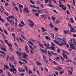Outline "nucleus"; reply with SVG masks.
<instances>
[{
  "mask_svg": "<svg viewBox=\"0 0 76 76\" xmlns=\"http://www.w3.org/2000/svg\"><path fill=\"white\" fill-rule=\"evenodd\" d=\"M7 20L11 24V25H14V23H15V22H14V21L13 20H10L9 19V18L8 17L7 18Z\"/></svg>",
  "mask_w": 76,
  "mask_h": 76,
  "instance_id": "obj_1",
  "label": "nucleus"
},
{
  "mask_svg": "<svg viewBox=\"0 0 76 76\" xmlns=\"http://www.w3.org/2000/svg\"><path fill=\"white\" fill-rule=\"evenodd\" d=\"M28 20L30 22L29 26H30V27H32V26L34 25V22L31 20Z\"/></svg>",
  "mask_w": 76,
  "mask_h": 76,
  "instance_id": "obj_2",
  "label": "nucleus"
},
{
  "mask_svg": "<svg viewBox=\"0 0 76 76\" xmlns=\"http://www.w3.org/2000/svg\"><path fill=\"white\" fill-rule=\"evenodd\" d=\"M71 44L70 45V47L73 50H76V48L75 47V45H74V44L72 42H71Z\"/></svg>",
  "mask_w": 76,
  "mask_h": 76,
  "instance_id": "obj_3",
  "label": "nucleus"
},
{
  "mask_svg": "<svg viewBox=\"0 0 76 76\" xmlns=\"http://www.w3.org/2000/svg\"><path fill=\"white\" fill-rule=\"evenodd\" d=\"M0 46L1 47V49L2 50H3V51H5V52L7 51V50L6 49V46H5L4 45H2V46L1 47V46L0 45Z\"/></svg>",
  "mask_w": 76,
  "mask_h": 76,
  "instance_id": "obj_4",
  "label": "nucleus"
},
{
  "mask_svg": "<svg viewBox=\"0 0 76 76\" xmlns=\"http://www.w3.org/2000/svg\"><path fill=\"white\" fill-rule=\"evenodd\" d=\"M24 10L25 12H28V13H29V10H28V7H24Z\"/></svg>",
  "mask_w": 76,
  "mask_h": 76,
  "instance_id": "obj_5",
  "label": "nucleus"
},
{
  "mask_svg": "<svg viewBox=\"0 0 76 76\" xmlns=\"http://www.w3.org/2000/svg\"><path fill=\"white\" fill-rule=\"evenodd\" d=\"M25 50L27 53H29V50L28 49V47L27 45H26L25 47Z\"/></svg>",
  "mask_w": 76,
  "mask_h": 76,
  "instance_id": "obj_6",
  "label": "nucleus"
},
{
  "mask_svg": "<svg viewBox=\"0 0 76 76\" xmlns=\"http://www.w3.org/2000/svg\"><path fill=\"white\" fill-rule=\"evenodd\" d=\"M43 57L44 60L45 61V63H46V64H47V63H48V61H47V59L46 58V57H45V56H43Z\"/></svg>",
  "mask_w": 76,
  "mask_h": 76,
  "instance_id": "obj_7",
  "label": "nucleus"
},
{
  "mask_svg": "<svg viewBox=\"0 0 76 76\" xmlns=\"http://www.w3.org/2000/svg\"><path fill=\"white\" fill-rule=\"evenodd\" d=\"M28 55L25 53H23V58H27V57H28Z\"/></svg>",
  "mask_w": 76,
  "mask_h": 76,
  "instance_id": "obj_8",
  "label": "nucleus"
},
{
  "mask_svg": "<svg viewBox=\"0 0 76 76\" xmlns=\"http://www.w3.org/2000/svg\"><path fill=\"white\" fill-rule=\"evenodd\" d=\"M57 40L58 41H59L60 42H61L62 43L63 42L62 39H61V38H57Z\"/></svg>",
  "mask_w": 76,
  "mask_h": 76,
  "instance_id": "obj_9",
  "label": "nucleus"
},
{
  "mask_svg": "<svg viewBox=\"0 0 76 76\" xmlns=\"http://www.w3.org/2000/svg\"><path fill=\"white\" fill-rule=\"evenodd\" d=\"M9 60L10 61H14L15 60V58L13 57H10L9 58Z\"/></svg>",
  "mask_w": 76,
  "mask_h": 76,
  "instance_id": "obj_10",
  "label": "nucleus"
},
{
  "mask_svg": "<svg viewBox=\"0 0 76 76\" xmlns=\"http://www.w3.org/2000/svg\"><path fill=\"white\" fill-rule=\"evenodd\" d=\"M0 53H2V54H3L4 57H5V58H6V53H5V52H4L1 50H0Z\"/></svg>",
  "mask_w": 76,
  "mask_h": 76,
  "instance_id": "obj_11",
  "label": "nucleus"
},
{
  "mask_svg": "<svg viewBox=\"0 0 76 76\" xmlns=\"http://www.w3.org/2000/svg\"><path fill=\"white\" fill-rule=\"evenodd\" d=\"M12 72H13L14 75H16V73H17V70H16V69L15 68H14L13 69V71H12Z\"/></svg>",
  "mask_w": 76,
  "mask_h": 76,
  "instance_id": "obj_12",
  "label": "nucleus"
},
{
  "mask_svg": "<svg viewBox=\"0 0 76 76\" xmlns=\"http://www.w3.org/2000/svg\"><path fill=\"white\" fill-rule=\"evenodd\" d=\"M25 69H19V72H21V73H23V72H25Z\"/></svg>",
  "mask_w": 76,
  "mask_h": 76,
  "instance_id": "obj_13",
  "label": "nucleus"
},
{
  "mask_svg": "<svg viewBox=\"0 0 76 76\" xmlns=\"http://www.w3.org/2000/svg\"><path fill=\"white\" fill-rule=\"evenodd\" d=\"M45 38L46 39H47V40H48V41H50V37L48 36H45Z\"/></svg>",
  "mask_w": 76,
  "mask_h": 76,
  "instance_id": "obj_14",
  "label": "nucleus"
},
{
  "mask_svg": "<svg viewBox=\"0 0 76 76\" xmlns=\"http://www.w3.org/2000/svg\"><path fill=\"white\" fill-rule=\"evenodd\" d=\"M40 50L42 53H45L46 54H47V51L43 49H41Z\"/></svg>",
  "mask_w": 76,
  "mask_h": 76,
  "instance_id": "obj_15",
  "label": "nucleus"
},
{
  "mask_svg": "<svg viewBox=\"0 0 76 76\" xmlns=\"http://www.w3.org/2000/svg\"><path fill=\"white\" fill-rule=\"evenodd\" d=\"M16 53L17 54L18 56H22V53L19 52V51H17L16 52Z\"/></svg>",
  "mask_w": 76,
  "mask_h": 76,
  "instance_id": "obj_16",
  "label": "nucleus"
},
{
  "mask_svg": "<svg viewBox=\"0 0 76 76\" xmlns=\"http://www.w3.org/2000/svg\"><path fill=\"white\" fill-rule=\"evenodd\" d=\"M63 57L64 58H65V59L66 60L67 59V58H68V56L66 55H63Z\"/></svg>",
  "mask_w": 76,
  "mask_h": 76,
  "instance_id": "obj_17",
  "label": "nucleus"
},
{
  "mask_svg": "<svg viewBox=\"0 0 76 76\" xmlns=\"http://www.w3.org/2000/svg\"><path fill=\"white\" fill-rule=\"evenodd\" d=\"M37 66H41V65H42L41 63L39 62L38 61H37Z\"/></svg>",
  "mask_w": 76,
  "mask_h": 76,
  "instance_id": "obj_18",
  "label": "nucleus"
},
{
  "mask_svg": "<svg viewBox=\"0 0 76 76\" xmlns=\"http://www.w3.org/2000/svg\"><path fill=\"white\" fill-rule=\"evenodd\" d=\"M51 47H49V44H47V46L46 47V48H47V49H50V48L51 49Z\"/></svg>",
  "mask_w": 76,
  "mask_h": 76,
  "instance_id": "obj_19",
  "label": "nucleus"
},
{
  "mask_svg": "<svg viewBox=\"0 0 76 76\" xmlns=\"http://www.w3.org/2000/svg\"><path fill=\"white\" fill-rule=\"evenodd\" d=\"M19 9H23V5H22L21 4H19Z\"/></svg>",
  "mask_w": 76,
  "mask_h": 76,
  "instance_id": "obj_20",
  "label": "nucleus"
},
{
  "mask_svg": "<svg viewBox=\"0 0 76 76\" xmlns=\"http://www.w3.org/2000/svg\"><path fill=\"white\" fill-rule=\"evenodd\" d=\"M58 45H59V46H63V45H66V43H62L61 44H60L59 43H58Z\"/></svg>",
  "mask_w": 76,
  "mask_h": 76,
  "instance_id": "obj_21",
  "label": "nucleus"
},
{
  "mask_svg": "<svg viewBox=\"0 0 76 76\" xmlns=\"http://www.w3.org/2000/svg\"><path fill=\"white\" fill-rule=\"evenodd\" d=\"M41 29H42V31L43 32H44V31H47V30H46L45 28L44 27H43L42 28H41Z\"/></svg>",
  "mask_w": 76,
  "mask_h": 76,
  "instance_id": "obj_22",
  "label": "nucleus"
},
{
  "mask_svg": "<svg viewBox=\"0 0 76 76\" xmlns=\"http://www.w3.org/2000/svg\"><path fill=\"white\" fill-rule=\"evenodd\" d=\"M62 69V68L60 66H58V71L60 72Z\"/></svg>",
  "mask_w": 76,
  "mask_h": 76,
  "instance_id": "obj_23",
  "label": "nucleus"
},
{
  "mask_svg": "<svg viewBox=\"0 0 76 76\" xmlns=\"http://www.w3.org/2000/svg\"><path fill=\"white\" fill-rule=\"evenodd\" d=\"M42 10H37L38 13H42Z\"/></svg>",
  "mask_w": 76,
  "mask_h": 76,
  "instance_id": "obj_24",
  "label": "nucleus"
},
{
  "mask_svg": "<svg viewBox=\"0 0 76 76\" xmlns=\"http://www.w3.org/2000/svg\"><path fill=\"white\" fill-rule=\"evenodd\" d=\"M48 53L49 56V57H51V56H52V55L51 54V53L50 51H48Z\"/></svg>",
  "mask_w": 76,
  "mask_h": 76,
  "instance_id": "obj_25",
  "label": "nucleus"
},
{
  "mask_svg": "<svg viewBox=\"0 0 76 76\" xmlns=\"http://www.w3.org/2000/svg\"><path fill=\"white\" fill-rule=\"evenodd\" d=\"M66 39L64 38L62 39V42H64L66 44Z\"/></svg>",
  "mask_w": 76,
  "mask_h": 76,
  "instance_id": "obj_26",
  "label": "nucleus"
},
{
  "mask_svg": "<svg viewBox=\"0 0 76 76\" xmlns=\"http://www.w3.org/2000/svg\"><path fill=\"white\" fill-rule=\"evenodd\" d=\"M50 35H51V37L52 38H53V39H54V34L52 33H51Z\"/></svg>",
  "mask_w": 76,
  "mask_h": 76,
  "instance_id": "obj_27",
  "label": "nucleus"
},
{
  "mask_svg": "<svg viewBox=\"0 0 76 76\" xmlns=\"http://www.w3.org/2000/svg\"><path fill=\"white\" fill-rule=\"evenodd\" d=\"M47 6H48L49 7H53V5L50 4H48Z\"/></svg>",
  "mask_w": 76,
  "mask_h": 76,
  "instance_id": "obj_28",
  "label": "nucleus"
},
{
  "mask_svg": "<svg viewBox=\"0 0 76 76\" xmlns=\"http://www.w3.org/2000/svg\"><path fill=\"white\" fill-rule=\"evenodd\" d=\"M64 11H65V10H66L67 8H66V7H62V8Z\"/></svg>",
  "mask_w": 76,
  "mask_h": 76,
  "instance_id": "obj_29",
  "label": "nucleus"
},
{
  "mask_svg": "<svg viewBox=\"0 0 76 76\" xmlns=\"http://www.w3.org/2000/svg\"><path fill=\"white\" fill-rule=\"evenodd\" d=\"M21 37H22V38H23V39L26 40V38L23 35L21 34Z\"/></svg>",
  "mask_w": 76,
  "mask_h": 76,
  "instance_id": "obj_30",
  "label": "nucleus"
},
{
  "mask_svg": "<svg viewBox=\"0 0 76 76\" xmlns=\"http://www.w3.org/2000/svg\"><path fill=\"white\" fill-rule=\"evenodd\" d=\"M28 42L30 44H31V45H34V43H32V42L31 41H28Z\"/></svg>",
  "mask_w": 76,
  "mask_h": 76,
  "instance_id": "obj_31",
  "label": "nucleus"
},
{
  "mask_svg": "<svg viewBox=\"0 0 76 76\" xmlns=\"http://www.w3.org/2000/svg\"><path fill=\"white\" fill-rule=\"evenodd\" d=\"M51 47H52L50 48V49L52 50H53V51H55V48L53 47L52 46H51Z\"/></svg>",
  "mask_w": 76,
  "mask_h": 76,
  "instance_id": "obj_32",
  "label": "nucleus"
},
{
  "mask_svg": "<svg viewBox=\"0 0 76 76\" xmlns=\"http://www.w3.org/2000/svg\"><path fill=\"white\" fill-rule=\"evenodd\" d=\"M8 17L9 18H10V19H12L13 20L15 19H14V18H13V16H9Z\"/></svg>",
  "mask_w": 76,
  "mask_h": 76,
  "instance_id": "obj_33",
  "label": "nucleus"
},
{
  "mask_svg": "<svg viewBox=\"0 0 76 76\" xmlns=\"http://www.w3.org/2000/svg\"><path fill=\"white\" fill-rule=\"evenodd\" d=\"M39 45L40 47H41V48H44V46L42 45V44L40 43L39 44Z\"/></svg>",
  "mask_w": 76,
  "mask_h": 76,
  "instance_id": "obj_34",
  "label": "nucleus"
},
{
  "mask_svg": "<svg viewBox=\"0 0 76 76\" xmlns=\"http://www.w3.org/2000/svg\"><path fill=\"white\" fill-rule=\"evenodd\" d=\"M69 75H71L73 74V72H71L70 71H69Z\"/></svg>",
  "mask_w": 76,
  "mask_h": 76,
  "instance_id": "obj_35",
  "label": "nucleus"
},
{
  "mask_svg": "<svg viewBox=\"0 0 76 76\" xmlns=\"http://www.w3.org/2000/svg\"><path fill=\"white\" fill-rule=\"evenodd\" d=\"M50 53H51V54H53V55H57V54L56 53H54L52 51H50Z\"/></svg>",
  "mask_w": 76,
  "mask_h": 76,
  "instance_id": "obj_36",
  "label": "nucleus"
},
{
  "mask_svg": "<svg viewBox=\"0 0 76 76\" xmlns=\"http://www.w3.org/2000/svg\"><path fill=\"white\" fill-rule=\"evenodd\" d=\"M70 20H71V22L72 23H74V20H73V18H70Z\"/></svg>",
  "mask_w": 76,
  "mask_h": 76,
  "instance_id": "obj_37",
  "label": "nucleus"
},
{
  "mask_svg": "<svg viewBox=\"0 0 76 76\" xmlns=\"http://www.w3.org/2000/svg\"><path fill=\"white\" fill-rule=\"evenodd\" d=\"M60 22V20H57L56 21V24H57V23H58Z\"/></svg>",
  "mask_w": 76,
  "mask_h": 76,
  "instance_id": "obj_38",
  "label": "nucleus"
},
{
  "mask_svg": "<svg viewBox=\"0 0 76 76\" xmlns=\"http://www.w3.org/2000/svg\"><path fill=\"white\" fill-rule=\"evenodd\" d=\"M19 39H20V40H21V42H24V40H23V39H22L21 37H19Z\"/></svg>",
  "mask_w": 76,
  "mask_h": 76,
  "instance_id": "obj_39",
  "label": "nucleus"
},
{
  "mask_svg": "<svg viewBox=\"0 0 76 76\" xmlns=\"http://www.w3.org/2000/svg\"><path fill=\"white\" fill-rule=\"evenodd\" d=\"M0 20L1 21V22L3 23L4 22V20H3V19H2V18H1V16H0Z\"/></svg>",
  "mask_w": 76,
  "mask_h": 76,
  "instance_id": "obj_40",
  "label": "nucleus"
},
{
  "mask_svg": "<svg viewBox=\"0 0 76 76\" xmlns=\"http://www.w3.org/2000/svg\"><path fill=\"white\" fill-rule=\"evenodd\" d=\"M7 44L8 46L10 47H12V44L9 43H8V44Z\"/></svg>",
  "mask_w": 76,
  "mask_h": 76,
  "instance_id": "obj_41",
  "label": "nucleus"
},
{
  "mask_svg": "<svg viewBox=\"0 0 76 76\" xmlns=\"http://www.w3.org/2000/svg\"><path fill=\"white\" fill-rule=\"evenodd\" d=\"M59 7H61L62 8V7H64V5L62 4H59Z\"/></svg>",
  "mask_w": 76,
  "mask_h": 76,
  "instance_id": "obj_42",
  "label": "nucleus"
},
{
  "mask_svg": "<svg viewBox=\"0 0 76 76\" xmlns=\"http://www.w3.org/2000/svg\"><path fill=\"white\" fill-rule=\"evenodd\" d=\"M53 41L54 42H55V43H56V44H57L58 45V44H59V42H58L56 40H54Z\"/></svg>",
  "mask_w": 76,
  "mask_h": 76,
  "instance_id": "obj_43",
  "label": "nucleus"
},
{
  "mask_svg": "<svg viewBox=\"0 0 76 76\" xmlns=\"http://www.w3.org/2000/svg\"><path fill=\"white\" fill-rule=\"evenodd\" d=\"M2 36H3V38H4V39H6V37H5L4 34L3 33L1 34Z\"/></svg>",
  "mask_w": 76,
  "mask_h": 76,
  "instance_id": "obj_44",
  "label": "nucleus"
},
{
  "mask_svg": "<svg viewBox=\"0 0 76 76\" xmlns=\"http://www.w3.org/2000/svg\"><path fill=\"white\" fill-rule=\"evenodd\" d=\"M4 33H5L6 35H7V34H8L7 32V31H6V30L5 29H4Z\"/></svg>",
  "mask_w": 76,
  "mask_h": 76,
  "instance_id": "obj_45",
  "label": "nucleus"
},
{
  "mask_svg": "<svg viewBox=\"0 0 76 76\" xmlns=\"http://www.w3.org/2000/svg\"><path fill=\"white\" fill-rule=\"evenodd\" d=\"M20 22L21 24H23V26H25V23H24V22H23V20L20 21Z\"/></svg>",
  "mask_w": 76,
  "mask_h": 76,
  "instance_id": "obj_46",
  "label": "nucleus"
},
{
  "mask_svg": "<svg viewBox=\"0 0 76 76\" xmlns=\"http://www.w3.org/2000/svg\"><path fill=\"white\" fill-rule=\"evenodd\" d=\"M22 60H23L24 62H25V63H28V62H27V61L25 59H21Z\"/></svg>",
  "mask_w": 76,
  "mask_h": 76,
  "instance_id": "obj_47",
  "label": "nucleus"
},
{
  "mask_svg": "<svg viewBox=\"0 0 76 76\" xmlns=\"http://www.w3.org/2000/svg\"><path fill=\"white\" fill-rule=\"evenodd\" d=\"M4 41L7 44H8V43L9 42V41L8 40H4Z\"/></svg>",
  "mask_w": 76,
  "mask_h": 76,
  "instance_id": "obj_48",
  "label": "nucleus"
},
{
  "mask_svg": "<svg viewBox=\"0 0 76 76\" xmlns=\"http://www.w3.org/2000/svg\"><path fill=\"white\" fill-rule=\"evenodd\" d=\"M50 27L51 28H54V26H53V25L51 23H50Z\"/></svg>",
  "mask_w": 76,
  "mask_h": 76,
  "instance_id": "obj_49",
  "label": "nucleus"
},
{
  "mask_svg": "<svg viewBox=\"0 0 76 76\" xmlns=\"http://www.w3.org/2000/svg\"><path fill=\"white\" fill-rule=\"evenodd\" d=\"M25 69H26V72H28V68H27V67H26V66H25Z\"/></svg>",
  "mask_w": 76,
  "mask_h": 76,
  "instance_id": "obj_50",
  "label": "nucleus"
},
{
  "mask_svg": "<svg viewBox=\"0 0 76 76\" xmlns=\"http://www.w3.org/2000/svg\"><path fill=\"white\" fill-rule=\"evenodd\" d=\"M41 1H37V3L38 4H41Z\"/></svg>",
  "mask_w": 76,
  "mask_h": 76,
  "instance_id": "obj_51",
  "label": "nucleus"
},
{
  "mask_svg": "<svg viewBox=\"0 0 76 76\" xmlns=\"http://www.w3.org/2000/svg\"><path fill=\"white\" fill-rule=\"evenodd\" d=\"M0 10L1 13H2V14H3L4 13V12L3 11V10L1 9V8L0 9Z\"/></svg>",
  "mask_w": 76,
  "mask_h": 76,
  "instance_id": "obj_52",
  "label": "nucleus"
},
{
  "mask_svg": "<svg viewBox=\"0 0 76 76\" xmlns=\"http://www.w3.org/2000/svg\"><path fill=\"white\" fill-rule=\"evenodd\" d=\"M18 26H20L21 27H23V25H22L20 23L18 25Z\"/></svg>",
  "mask_w": 76,
  "mask_h": 76,
  "instance_id": "obj_53",
  "label": "nucleus"
},
{
  "mask_svg": "<svg viewBox=\"0 0 76 76\" xmlns=\"http://www.w3.org/2000/svg\"><path fill=\"white\" fill-rule=\"evenodd\" d=\"M35 15L36 16H39V13H35Z\"/></svg>",
  "mask_w": 76,
  "mask_h": 76,
  "instance_id": "obj_54",
  "label": "nucleus"
},
{
  "mask_svg": "<svg viewBox=\"0 0 76 76\" xmlns=\"http://www.w3.org/2000/svg\"><path fill=\"white\" fill-rule=\"evenodd\" d=\"M52 19H53V20L54 21L55 20V18L54 17L52 16L51 17Z\"/></svg>",
  "mask_w": 76,
  "mask_h": 76,
  "instance_id": "obj_55",
  "label": "nucleus"
},
{
  "mask_svg": "<svg viewBox=\"0 0 76 76\" xmlns=\"http://www.w3.org/2000/svg\"><path fill=\"white\" fill-rule=\"evenodd\" d=\"M4 66L5 67H6V68L8 69H9V67H8V66L6 65H4Z\"/></svg>",
  "mask_w": 76,
  "mask_h": 76,
  "instance_id": "obj_56",
  "label": "nucleus"
},
{
  "mask_svg": "<svg viewBox=\"0 0 76 76\" xmlns=\"http://www.w3.org/2000/svg\"><path fill=\"white\" fill-rule=\"evenodd\" d=\"M8 59H9V55H7V56L6 58V61H8Z\"/></svg>",
  "mask_w": 76,
  "mask_h": 76,
  "instance_id": "obj_57",
  "label": "nucleus"
},
{
  "mask_svg": "<svg viewBox=\"0 0 76 76\" xmlns=\"http://www.w3.org/2000/svg\"><path fill=\"white\" fill-rule=\"evenodd\" d=\"M19 63L20 64H23L24 63L23 62L20 61H19Z\"/></svg>",
  "mask_w": 76,
  "mask_h": 76,
  "instance_id": "obj_58",
  "label": "nucleus"
},
{
  "mask_svg": "<svg viewBox=\"0 0 76 76\" xmlns=\"http://www.w3.org/2000/svg\"><path fill=\"white\" fill-rule=\"evenodd\" d=\"M7 73L8 76H11V74H10V73L9 72L7 71Z\"/></svg>",
  "mask_w": 76,
  "mask_h": 76,
  "instance_id": "obj_59",
  "label": "nucleus"
},
{
  "mask_svg": "<svg viewBox=\"0 0 76 76\" xmlns=\"http://www.w3.org/2000/svg\"><path fill=\"white\" fill-rule=\"evenodd\" d=\"M54 29L55 30V31H58V28L57 27H55L54 28Z\"/></svg>",
  "mask_w": 76,
  "mask_h": 76,
  "instance_id": "obj_60",
  "label": "nucleus"
},
{
  "mask_svg": "<svg viewBox=\"0 0 76 76\" xmlns=\"http://www.w3.org/2000/svg\"><path fill=\"white\" fill-rule=\"evenodd\" d=\"M51 44H52V45L53 46V47H55V45H54V43L53 42H51Z\"/></svg>",
  "mask_w": 76,
  "mask_h": 76,
  "instance_id": "obj_61",
  "label": "nucleus"
},
{
  "mask_svg": "<svg viewBox=\"0 0 76 76\" xmlns=\"http://www.w3.org/2000/svg\"><path fill=\"white\" fill-rule=\"evenodd\" d=\"M15 10H16V11H17V12H18V8L16 7H15Z\"/></svg>",
  "mask_w": 76,
  "mask_h": 76,
  "instance_id": "obj_62",
  "label": "nucleus"
},
{
  "mask_svg": "<svg viewBox=\"0 0 76 76\" xmlns=\"http://www.w3.org/2000/svg\"><path fill=\"white\" fill-rule=\"evenodd\" d=\"M7 5H9V3H8L7 2L5 3V5L6 6H7Z\"/></svg>",
  "mask_w": 76,
  "mask_h": 76,
  "instance_id": "obj_63",
  "label": "nucleus"
},
{
  "mask_svg": "<svg viewBox=\"0 0 76 76\" xmlns=\"http://www.w3.org/2000/svg\"><path fill=\"white\" fill-rule=\"evenodd\" d=\"M3 70L2 69H0V73L1 74V73H3Z\"/></svg>",
  "mask_w": 76,
  "mask_h": 76,
  "instance_id": "obj_64",
  "label": "nucleus"
}]
</instances>
